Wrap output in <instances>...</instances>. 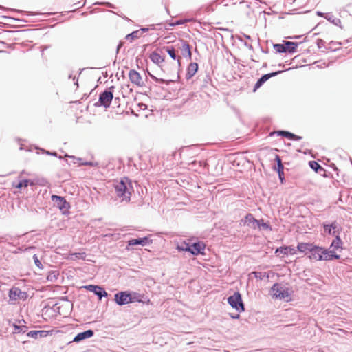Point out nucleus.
Segmentation results:
<instances>
[{
	"instance_id": "bf43d9fd",
	"label": "nucleus",
	"mask_w": 352,
	"mask_h": 352,
	"mask_svg": "<svg viewBox=\"0 0 352 352\" xmlns=\"http://www.w3.org/2000/svg\"><path fill=\"white\" fill-rule=\"evenodd\" d=\"M245 38H248V39H250V36L249 35H245Z\"/></svg>"
},
{
	"instance_id": "72a5a7b5",
	"label": "nucleus",
	"mask_w": 352,
	"mask_h": 352,
	"mask_svg": "<svg viewBox=\"0 0 352 352\" xmlns=\"http://www.w3.org/2000/svg\"><path fill=\"white\" fill-rule=\"evenodd\" d=\"M257 226L260 229H264V230H272V228L270 225L267 223L264 222L263 219L258 220V223H256L255 227Z\"/></svg>"
},
{
	"instance_id": "cd10ccee",
	"label": "nucleus",
	"mask_w": 352,
	"mask_h": 352,
	"mask_svg": "<svg viewBox=\"0 0 352 352\" xmlns=\"http://www.w3.org/2000/svg\"><path fill=\"white\" fill-rule=\"evenodd\" d=\"M129 297H130V299H129L130 303H133V302H142V296L138 292L129 291Z\"/></svg>"
},
{
	"instance_id": "7c9ffc66",
	"label": "nucleus",
	"mask_w": 352,
	"mask_h": 352,
	"mask_svg": "<svg viewBox=\"0 0 352 352\" xmlns=\"http://www.w3.org/2000/svg\"><path fill=\"white\" fill-rule=\"evenodd\" d=\"M326 19L331 22V23H333V25L339 26L342 28L341 20L338 18L335 17L334 15L332 14L331 13H329L328 15H327Z\"/></svg>"
},
{
	"instance_id": "5701e85b",
	"label": "nucleus",
	"mask_w": 352,
	"mask_h": 352,
	"mask_svg": "<svg viewBox=\"0 0 352 352\" xmlns=\"http://www.w3.org/2000/svg\"><path fill=\"white\" fill-rule=\"evenodd\" d=\"M275 253L277 255H279V254H282L283 255H287L288 254H294L296 253V250L289 246L280 247L276 250Z\"/></svg>"
},
{
	"instance_id": "864d4df0",
	"label": "nucleus",
	"mask_w": 352,
	"mask_h": 352,
	"mask_svg": "<svg viewBox=\"0 0 352 352\" xmlns=\"http://www.w3.org/2000/svg\"><path fill=\"white\" fill-rule=\"evenodd\" d=\"M5 239H6L5 236H0V243L5 242Z\"/></svg>"
},
{
	"instance_id": "f704fd0d",
	"label": "nucleus",
	"mask_w": 352,
	"mask_h": 352,
	"mask_svg": "<svg viewBox=\"0 0 352 352\" xmlns=\"http://www.w3.org/2000/svg\"><path fill=\"white\" fill-rule=\"evenodd\" d=\"M254 276L259 280H263L264 278H269V275L267 272H257L254 271L252 272Z\"/></svg>"
},
{
	"instance_id": "3c124183",
	"label": "nucleus",
	"mask_w": 352,
	"mask_h": 352,
	"mask_svg": "<svg viewBox=\"0 0 352 352\" xmlns=\"http://www.w3.org/2000/svg\"><path fill=\"white\" fill-rule=\"evenodd\" d=\"M140 31H141V32H146L148 31V28H146V27H144V28H142L140 30Z\"/></svg>"
},
{
	"instance_id": "c756f323",
	"label": "nucleus",
	"mask_w": 352,
	"mask_h": 352,
	"mask_svg": "<svg viewBox=\"0 0 352 352\" xmlns=\"http://www.w3.org/2000/svg\"><path fill=\"white\" fill-rule=\"evenodd\" d=\"M59 276V272L57 270H51L48 272L47 280L49 282L54 283L56 281Z\"/></svg>"
},
{
	"instance_id": "79ce46f5",
	"label": "nucleus",
	"mask_w": 352,
	"mask_h": 352,
	"mask_svg": "<svg viewBox=\"0 0 352 352\" xmlns=\"http://www.w3.org/2000/svg\"><path fill=\"white\" fill-rule=\"evenodd\" d=\"M81 165H84V166H92V167H95V166H97L98 165V162H82L80 163Z\"/></svg>"
},
{
	"instance_id": "a878e982",
	"label": "nucleus",
	"mask_w": 352,
	"mask_h": 352,
	"mask_svg": "<svg viewBox=\"0 0 352 352\" xmlns=\"http://www.w3.org/2000/svg\"><path fill=\"white\" fill-rule=\"evenodd\" d=\"M342 241L338 234L336 235L335 239L332 241L330 248H332V250L335 252L336 250L338 249H342Z\"/></svg>"
},
{
	"instance_id": "e433bc0d",
	"label": "nucleus",
	"mask_w": 352,
	"mask_h": 352,
	"mask_svg": "<svg viewBox=\"0 0 352 352\" xmlns=\"http://www.w3.org/2000/svg\"><path fill=\"white\" fill-rule=\"evenodd\" d=\"M177 249L179 251H184V252H189V251L190 250V244L186 243V242H185V241H184L181 244L177 245Z\"/></svg>"
},
{
	"instance_id": "423d86ee",
	"label": "nucleus",
	"mask_w": 352,
	"mask_h": 352,
	"mask_svg": "<svg viewBox=\"0 0 352 352\" xmlns=\"http://www.w3.org/2000/svg\"><path fill=\"white\" fill-rule=\"evenodd\" d=\"M82 288L85 289L87 291L93 292L96 296H98L99 300H101L103 297L108 296V293L100 285H87L82 286Z\"/></svg>"
},
{
	"instance_id": "49530a36",
	"label": "nucleus",
	"mask_w": 352,
	"mask_h": 352,
	"mask_svg": "<svg viewBox=\"0 0 352 352\" xmlns=\"http://www.w3.org/2000/svg\"><path fill=\"white\" fill-rule=\"evenodd\" d=\"M302 138L301 136H299V135H297L293 133L292 138L291 140L299 141V140H302Z\"/></svg>"
},
{
	"instance_id": "8fccbe9b",
	"label": "nucleus",
	"mask_w": 352,
	"mask_h": 352,
	"mask_svg": "<svg viewBox=\"0 0 352 352\" xmlns=\"http://www.w3.org/2000/svg\"><path fill=\"white\" fill-rule=\"evenodd\" d=\"M230 317L233 319H239L240 315L239 314H230Z\"/></svg>"
},
{
	"instance_id": "bb28decb",
	"label": "nucleus",
	"mask_w": 352,
	"mask_h": 352,
	"mask_svg": "<svg viewBox=\"0 0 352 352\" xmlns=\"http://www.w3.org/2000/svg\"><path fill=\"white\" fill-rule=\"evenodd\" d=\"M309 167L314 170L316 173L322 174V172H325L324 168H322L320 164H318L316 161H309Z\"/></svg>"
},
{
	"instance_id": "b1692460",
	"label": "nucleus",
	"mask_w": 352,
	"mask_h": 352,
	"mask_svg": "<svg viewBox=\"0 0 352 352\" xmlns=\"http://www.w3.org/2000/svg\"><path fill=\"white\" fill-rule=\"evenodd\" d=\"M313 245L314 244L310 243H298L297 250L300 252L307 254L308 252H310Z\"/></svg>"
},
{
	"instance_id": "0e129e2a",
	"label": "nucleus",
	"mask_w": 352,
	"mask_h": 352,
	"mask_svg": "<svg viewBox=\"0 0 352 352\" xmlns=\"http://www.w3.org/2000/svg\"><path fill=\"white\" fill-rule=\"evenodd\" d=\"M278 66L282 67V66H283V64H281V63H280V64L278 65Z\"/></svg>"
},
{
	"instance_id": "20e7f679",
	"label": "nucleus",
	"mask_w": 352,
	"mask_h": 352,
	"mask_svg": "<svg viewBox=\"0 0 352 352\" xmlns=\"http://www.w3.org/2000/svg\"><path fill=\"white\" fill-rule=\"evenodd\" d=\"M228 304L239 312L245 311V305L239 292H235L233 295L228 298Z\"/></svg>"
},
{
	"instance_id": "6e6d98bb",
	"label": "nucleus",
	"mask_w": 352,
	"mask_h": 352,
	"mask_svg": "<svg viewBox=\"0 0 352 352\" xmlns=\"http://www.w3.org/2000/svg\"><path fill=\"white\" fill-rule=\"evenodd\" d=\"M62 299L63 300H67V296L63 297Z\"/></svg>"
},
{
	"instance_id": "2eb2a0df",
	"label": "nucleus",
	"mask_w": 352,
	"mask_h": 352,
	"mask_svg": "<svg viewBox=\"0 0 352 352\" xmlns=\"http://www.w3.org/2000/svg\"><path fill=\"white\" fill-rule=\"evenodd\" d=\"M94 335L92 329H88L82 332L78 333L73 339V342L78 343L85 339L90 338Z\"/></svg>"
},
{
	"instance_id": "0eeeda50",
	"label": "nucleus",
	"mask_w": 352,
	"mask_h": 352,
	"mask_svg": "<svg viewBox=\"0 0 352 352\" xmlns=\"http://www.w3.org/2000/svg\"><path fill=\"white\" fill-rule=\"evenodd\" d=\"M283 70H278L276 72H273L271 73L265 74L262 75L256 81L254 87V91H256L258 88H260L267 80H268L270 78L278 76V74L283 72Z\"/></svg>"
},
{
	"instance_id": "f8f14e48",
	"label": "nucleus",
	"mask_w": 352,
	"mask_h": 352,
	"mask_svg": "<svg viewBox=\"0 0 352 352\" xmlns=\"http://www.w3.org/2000/svg\"><path fill=\"white\" fill-rule=\"evenodd\" d=\"M153 240L150 239V236H144L142 238L132 239L128 241L129 245H142L145 246L152 243Z\"/></svg>"
},
{
	"instance_id": "13d9d810",
	"label": "nucleus",
	"mask_w": 352,
	"mask_h": 352,
	"mask_svg": "<svg viewBox=\"0 0 352 352\" xmlns=\"http://www.w3.org/2000/svg\"><path fill=\"white\" fill-rule=\"evenodd\" d=\"M65 157H71V158H74V156H69L68 155H66Z\"/></svg>"
},
{
	"instance_id": "f03ea898",
	"label": "nucleus",
	"mask_w": 352,
	"mask_h": 352,
	"mask_svg": "<svg viewBox=\"0 0 352 352\" xmlns=\"http://www.w3.org/2000/svg\"><path fill=\"white\" fill-rule=\"evenodd\" d=\"M114 86H111L109 88L105 89L99 94L98 101L95 103L96 107H104V108H109L111 104L113 98V89Z\"/></svg>"
},
{
	"instance_id": "4c0bfd02",
	"label": "nucleus",
	"mask_w": 352,
	"mask_h": 352,
	"mask_svg": "<svg viewBox=\"0 0 352 352\" xmlns=\"http://www.w3.org/2000/svg\"><path fill=\"white\" fill-rule=\"evenodd\" d=\"M245 220H246V222L248 223V226L250 225V223H253V228H255V224L256 223H258V219H255L254 217V216L250 214V213H248L246 216H245Z\"/></svg>"
},
{
	"instance_id": "5fc2aeb1",
	"label": "nucleus",
	"mask_w": 352,
	"mask_h": 352,
	"mask_svg": "<svg viewBox=\"0 0 352 352\" xmlns=\"http://www.w3.org/2000/svg\"><path fill=\"white\" fill-rule=\"evenodd\" d=\"M140 106L141 108H142V107H144V108H146V107L145 104H141Z\"/></svg>"
},
{
	"instance_id": "c9c22d12",
	"label": "nucleus",
	"mask_w": 352,
	"mask_h": 352,
	"mask_svg": "<svg viewBox=\"0 0 352 352\" xmlns=\"http://www.w3.org/2000/svg\"><path fill=\"white\" fill-rule=\"evenodd\" d=\"M273 47L278 53H285V41H283V43L274 44Z\"/></svg>"
},
{
	"instance_id": "c03bdc74",
	"label": "nucleus",
	"mask_w": 352,
	"mask_h": 352,
	"mask_svg": "<svg viewBox=\"0 0 352 352\" xmlns=\"http://www.w3.org/2000/svg\"><path fill=\"white\" fill-rule=\"evenodd\" d=\"M329 13H324L321 11H317L316 14L319 16L323 17L324 19H327V15H328Z\"/></svg>"
},
{
	"instance_id": "37998d69",
	"label": "nucleus",
	"mask_w": 352,
	"mask_h": 352,
	"mask_svg": "<svg viewBox=\"0 0 352 352\" xmlns=\"http://www.w3.org/2000/svg\"><path fill=\"white\" fill-rule=\"evenodd\" d=\"M324 41L322 38H318L316 41V44L318 48H322L324 46Z\"/></svg>"
},
{
	"instance_id": "774afa93",
	"label": "nucleus",
	"mask_w": 352,
	"mask_h": 352,
	"mask_svg": "<svg viewBox=\"0 0 352 352\" xmlns=\"http://www.w3.org/2000/svg\"><path fill=\"white\" fill-rule=\"evenodd\" d=\"M95 4L101 5V3H96Z\"/></svg>"
},
{
	"instance_id": "dca6fc26",
	"label": "nucleus",
	"mask_w": 352,
	"mask_h": 352,
	"mask_svg": "<svg viewBox=\"0 0 352 352\" xmlns=\"http://www.w3.org/2000/svg\"><path fill=\"white\" fill-rule=\"evenodd\" d=\"M25 292H21L18 287H12L8 292V296L10 300H16L18 298H23Z\"/></svg>"
},
{
	"instance_id": "a18cd8bd",
	"label": "nucleus",
	"mask_w": 352,
	"mask_h": 352,
	"mask_svg": "<svg viewBox=\"0 0 352 352\" xmlns=\"http://www.w3.org/2000/svg\"><path fill=\"white\" fill-rule=\"evenodd\" d=\"M184 21L182 20H177L173 23H170L171 26L179 25L184 24Z\"/></svg>"
},
{
	"instance_id": "4468645a",
	"label": "nucleus",
	"mask_w": 352,
	"mask_h": 352,
	"mask_svg": "<svg viewBox=\"0 0 352 352\" xmlns=\"http://www.w3.org/2000/svg\"><path fill=\"white\" fill-rule=\"evenodd\" d=\"M322 261H332V260H338L340 258V256L336 253L333 250H328L324 248H322Z\"/></svg>"
},
{
	"instance_id": "2f4dec72",
	"label": "nucleus",
	"mask_w": 352,
	"mask_h": 352,
	"mask_svg": "<svg viewBox=\"0 0 352 352\" xmlns=\"http://www.w3.org/2000/svg\"><path fill=\"white\" fill-rule=\"evenodd\" d=\"M148 74L153 80L159 83H165L166 85H169L170 82H174L173 80H165L164 78H157L149 72H148Z\"/></svg>"
},
{
	"instance_id": "603ef678",
	"label": "nucleus",
	"mask_w": 352,
	"mask_h": 352,
	"mask_svg": "<svg viewBox=\"0 0 352 352\" xmlns=\"http://www.w3.org/2000/svg\"><path fill=\"white\" fill-rule=\"evenodd\" d=\"M105 4H106L108 7H109V8H113V7H114V6H113V4H111V3H109V2L105 3Z\"/></svg>"
},
{
	"instance_id": "de8ad7c7",
	"label": "nucleus",
	"mask_w": 352,
	"mask_h": 352,
	"mask_svg": "<svg viewBox=\"0 0 352 352\" xmlns=\"http://www.w3.org/2000/svg\"><path fill=\"white\" fill-rule=\"evenodd\" d=\"M43 152L48 155H52V156H55V157L57 156V153L56 152H51V151H45V150H43Z\"/></svg>"
},
{
	"instance_id": "412c9836",
	"label": "nucleus",
	"mask_w": 352,
	"mask_h": 352,
	"mask_svg": "<svg viewBox=\"0 0 352 352\" xmlns=\"http://www.w3.org/2000/svg\"><path fill=\"white\" fill-rule=\"evenodd\" d=\"M162 50L165 51L172 59L176 60L177 58L178 64L180 65V58H178L173 46H164Z\"/></svg>"
},
{
	"instance_id": "aec40b11",
	"label": "nucleus",
	"mask_w": 352,
	"mask_h": 352,
	"mask_svg": "<svg viewBox=\"0 0 352 352\" xmlns=\"http://www.w3.org/2000/svg\"><path fill=\"white\" fill-rule=\"evenodd\" d=\"M199 65L197 63H190L188 67L186 74V78L190 79L198 71Z\"/></svg>"
},
{
	"instance_id": "ddd939ff",
	"label": "nucleus",
	"mask_w": 352,
	"mask_h": 352,
	"mask_svg": "<svg viewBox=\"0 0 352 352\" xmlns=\"http://www.w3.org/2000/svg\"><path fill=\"white\" fill-rule=\"evenodd\" d=\"M310 254L309 256V258L315 259L317 261H322V247H320L316 245H314L311 249Z\"/></svg>"
},
{
	"instance_id": "9d476101",
	"label": "nucleus",
	"mask_w": 352,
	"mask_h": 352,
	"mask_svg": "<svg viewBox=\"0 0 352 352\" xmlns=\"http://www.w3.org/2000/svg\"><path fill=\"white\" fill-rule=\"evenodd\" d=\"M322 227L325 233L333 236H336V234L338 233L339 235L340 226L337 221H334L331 223H324Z\"/></svg>"
},
{
	"instance_id": "69168bd1",
	"label": "nucleus",
	"mask_w": 352,
	"mask_h": 352,
	"mask_svg": "<svg viewBox=\"0 0 352 352\" xmlns=\"http://www.w3.org/2000/svg\"><path fill=\"white\" fill-rule=\"evenodd\" d=\"M69 78H72V74H70V75L69 76Z\"/></svg>"
},
{
	"instance_id": "9b49d317",
	"label": "nucleus",
	"mask_w": 352,
	"mask_h": 352,
	"mask_svg": "<svg viewBox=\"0 0 352 352\" xmlns=\"http://www.w3.org/2000/svg\"><path fill=\"white\" fill-rule=\"evenodd\" d=\"M178 48L181 50V54L185 58L191 60L192 52L190 45L187 41L181 40L180 43L178 44Z\"/></svg>"
},
{
	"instance_id": "1a4fd4ad",
	"label": "nucleus",
	"mask_w": 352,
	"mask_h": 352,
	"mask_svg": "<svg viewBox=\"0 0 352 352\" xmlns=\"http://www.w3.org/2000/svg\"><path fill=\"white\" fill-rule=\"evenodd\" d=\"M205 248H206V245L204 242H201V241L195 242V243H192V244H190V250L189 252L194 256H197V255H199V254L204 255L205 254L204 253Z\"/></svg>"
},
{
	"instance_id": "4be33fe9",
	"label": "nucleus",
	"mask_w": 352,
	"mask_h": 352,
	"mask_svg": "<svg viewBox=\"0 0 352 352\" xmlns=\"http://www.w3.org/2000/svg\"><path fill=\"white\" fill-rule=\"evenodd\" d=\"M298 44L299 43L297 42L285 41V53L288 52V53L292 54V53L296 52V49L298 46Z\"/></svg>"
},
{
	"instance_id": "e2e57ef3",
	"label": "nucleus",
	"mask_w": 352,
	"mask_h": 352,
	"mask_svg": "<svg viewBox=\"0 0 352 352\" xmlns=\"http://www.w3.org/2000/svg\"><path fill=\"white\" fill-rule=\"evenodd\" d=\"M246 6H247L248 8H250V4H248V3H247V4H246Z\"/></svg>"
},
{
	"instance_id": "052dcab7",
	"label": "nucleus",
	"mask_w": 352,
	"mask_h": 352,
	"mask_svg": "<svg viewBox=\"0 0 352 352\" xmlns=\"http://www.w3.org/2000/svg\"><path fill=\"white\" fill-rule=\"evenodd\" d=\"M245 3L244 0H242V1H240V4H242V3Z\"/></svg>"
},
{
	"instance_id": "680f3d73",
	"label": "nucleus",
	"mask_w": 352,
	"mask_h": 352,
	"mask_svg": "<svg viewBox=\"0 0 352 352\" xmlns=\"http://www.w3.org/2000/svg\"><path fill=\"white\" fill-rule=\"evenodd\" d=\"M85 2H86V1H85V2L82 3V5L81 6H80L79 8H81V7H82L83 6H85Z\"/></svg>"
},
{
	"instance_id": "ea45409f",
	"label": "nucleus",
	"mask_w": 352,
	"mask_h": 352,
	"mask_svg": "<svg viewBox=\"0 0 352 352\" xmlns=\"http://www.w3.org/2000/svg\"><path fill=\"white\" fill-rule=\"evenodd\" d=\"M30 183V179H22L19 182V183L16 185V188L19 189H21L23 187H28Z\"/></svg>"
},
{
	"instance_id": "6ab92c4d",
	"label": "nucleus",
	"mask_w": 352,
	"mask_h": 352,
	"mask_svg": "<svg viewBox=\"0 0 352 352\" xmlns=\"http://www.w3.org/2000/svg\"><path fill=\"white\" fill-rule=\"evenodd\" d=\"M49 335V331L45 330H32L27 333L29 338L37 339L38 338H45Z\"/></svg>"
},
{
	"instance_id": "4d7b16f0",
	"label": "nucleus",
	"mask_w": 352,
	"mask_h": 352,
	"mask_svg": "<svg viewBox=\"0 0 352 352\" xmlns=\"http://www.w3.org/2000/svg\"><path fill=\"white\" fill-rule=\"evenodd\" d=\"M119 100H120V98L118 97H116L114 99L115 102L118 101Z\"/></svg>"
},
{
	"instance_id": "58836bf2",
	"label": "nucleus",
	"mask_w": 352,
	"mask_h": 352,
	"mask_svg": "<svg viewBox=\"0 0 352 352\" xmlns=\"http://www.w3.org/2000/svg\"><path fill=\"white\" fill-rule=\"evenodd\" d=\"M141 36V34L140 33V30H135L132 32L130 34H128L126 36V39L133 40L135 38H138Z\"/></svg>"
},
{
	"instance_id": "f257e3e1",
	"label": "nucleus",
	"mask_w": 352,
	"mask_h": 352,
	"mask_svg": "<svg viewBox=\"0 0 352 352\" xmlns=\"http://www.w3.org/2000/svg\"><path fill=\"white\" fill-rule=\"evenodd\" d=\"M117 197L122 198V201H130L131 193L133 192L132 182L127 177L116 180L113 184Z\"/></svg>"
},
{
	"instance_id": "09e8293b",
	"label": "nucleus",
	"mask_w": 352,
	"mask_h": 352,
	"mask_svg": "<svg viewBox=\"0 0 352 352\" xmlns=\"http://www.w3.org/2000/svg\"><path fill=\"white\" fill-rule=\"evenodd\" d=\"M124 45V43L122 41H120L118 46H117V48H116V54H118L119 53V51L120 50V48L123 46Z\"/></svg>"
},
{
	"instance_id": "a211bd4d",
	"label": "nucleus",
	"mask_w": 352,
	"mask_h": 352,
	"mask_svg": "<svg viewBox=\"0 0 352 352\" xmlns=\"http://www.w3.org/2000/svg\"><path fill=\"white\" fill-rule=\"evenodd\" d=\"M129 77L130 81L132 83H133L138 86H141L142 76L138 72H137L135 69L130 70V72L129 73Z\"/></svg>"
},
{
	"instance_id": "393cba45",
	"label": "nucleus",
	"mask_w": 352,
	"mask_h": 352,
	"mask_svg": "<svg viewBox=\"0 0 352 352\" xmlns=\"http://www.w3.org/2000/svg\"><path fill=\"white\" fill-rule=\"evenodd\" d=\"M149 58L153 63L159 66L160 65V63L164 61V58L156 52L151 53Z\"/></svg>"
},
{
	"instance_id": "f3484780",
	"label": "nucleus",
	"mask_w": 352,
	"mask_h": 352,
	"mask_svg": "<svg viewBox=\"0 0 352 352\" xmlns=\"http://www.w3.org/2000/svg\"><path fill=\"white\" fill-rule=\"evenodd\" d=\"M275 161L277 164V167L274 168V170H276L279 179L280 180L281 183H283V181L285 180L284 177V166L282 163V160L279 155H276L275 157Z\"/></svg>"
},
{
	"instance_id": "473e14b6",
	"label": "nucleus",
	"mask_w": 352,
	"mask_h": 352,
	"mask_svg": "<svg viewBox=\"0 0 352 352\" xmlns=\"http://www.w3.org/2000/svg\"><path fill=\"white\" fill-rule=\"evenodd\" d=\"M12 326L14 328V333H24L28 330V327L25 325H18L15 323H13Z\"/></svg>"
},
{
	"instance_id": "7ed1b4c3",
	"label": "nucleus",
	"mask_w": 352,
	"mask_h": 352,
	"mask_svg": "<svg viewBox=\"0 0 352 352\" xmlns=\"http://www.w3.org/2000/svg\"><path fill=\"white\" fill-rule=\"evenodd\" d=\"M271 292H273V297L275 298L284 300L286 302L291 300L289 288L283 284L274 283L271 287Z\"/></svg>"
},
{
	"instance_id": "39448f33",
	"label": "nucleus",
	"mask_w": 352,
	"mask_h": 352,
	"mask_svg": "<svg viewBox=\"0 0 352 352\" xmlns=\"http://www.w3.org/2000/svg\"><path fill=\"white\" fill-rule=\"evenodd\" d=\"M51 199L54 202V205L62 212L63 214H67L69 213L70 204L65 199L64 197L52 195Z\"/></svg>"
},
{
	"instance_id": "a19ab883",
	"label": "nucleus",
	"mask_w": 352,
	"mask_h": 352,
	"mask_svg": "<svg viewBox=\"0 0 352 352\" xmlns=\"http://www.w3.org/2000/svg\"><path fill=\"white\" fill-rule=\"evenodd\" d=\"M33 260L36 267H38L39 269H43V264L36 254L33 255Z\"/></svg>"
},
{
	"instance_id": "6e6552de",
	"label": "nucleus",
	"mask_w": 352,
	"mask_h": 352,
	"mask_svg": "<svg viewBox=\"0 0 352 352\" xmlns=\"http://www.w3.org/2000/svg\"><path fill=\"white\" fill-rule=\"evenodd\" d=\"M129 291H122L115 294L114 300L120 306L130 303Z\"/></svg>"
},
{
	"instance_id": "338daca9",
	"label": "nucleus",
	"mask_w": 352,
	"mask_h": 352,
	"mask_svg": "<svg viewBox=\"0 0 352 352\" xmlns=\"http://www.w3.org/2000/svg\"><path fill=\"white\" fill-rule=\"evenodd\" d=\"M248 47L252 48V45H248Z\"/></svg>"
},
{
	"instance_id": "c85d7f7f",
	"label": "nucleus",
	"mask_w": 352,
	"mask_h": 352,
	"mask_svg": "<svg viewBox=\"0 0 352 352\" xmlns=\"http://www.w3.org/2000/svg\"><path fill=\"white\" fill-rule=\"evenodd\" d=\"M274 133H276L278 136L286 138L290 140H292L293 135V133L292 132H289L288 131L279 130L276 132L270 133V136H272Z\"/></svg>"
}]
</instances>
